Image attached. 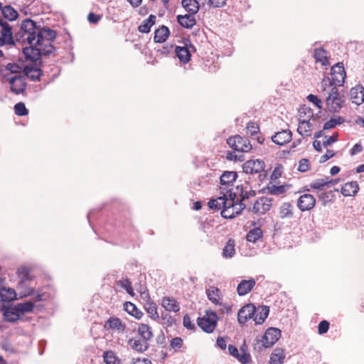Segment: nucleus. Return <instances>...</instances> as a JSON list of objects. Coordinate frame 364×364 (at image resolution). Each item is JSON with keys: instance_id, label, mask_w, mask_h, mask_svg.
Listing matches in <instances>:
<instances>
[{"instance_id": "nucleus-1", "label": "nucleus", "mask_w": 364, "mask_h": 364, "mask_svg": "<svg viewBox=\"0 0 364 364\" xmlns=\"http://www.w3.org/2000/svg\"><path fill=\"white\" fill-rule=\"evenodd\" d=\"M57 37L55 30L38 24L30 18L23 20L20 31L16 33V41L20 43H27L29 46L23 48L22 53L26 60L36 63L43 56H48L55 52L52 44Z\"/></svg>"}, {"instance_id": "nucleus-2", "label": "nucleus", "mask_w": 364, "mask_h": 364, "mask_svg": "<svg viewBox=\"0 0 364 364\" xmlns=\"http://www.w3.org/2000/svg\"><path fill=\"white\" fill-rule=\"evenodd\" d=\"M203 316H199L197 318V325L206 333H213L217 327L219 317L215 311L211 309H207Z\"/></svg>"}, {"instance_id": "nucleus-3", "label": "nucleus", "mask_w": 364, "mask_h": 364, "mask_svg": "<svg viewBox=\"0 0 364 364\" xmlns=\"http://www.w3.org/2000/svg\"><path fill=\"white\" fill-rule=\"evenodd\" d=\"M219 199L222 200L224 205L220 212L221 216L224 218L233 219L246 208L244 203L241 202L237 203V204H228V198L225 194L220 196Z\"/></svg>"}, {"instance_id": "nucleus-4", "label": "nucleus", "mask_w": 364, "mask_h": 364, "mask_svg": "<svg viewBox=\"0 0 364 364\" xmlns=\"http://www.w3.org/2000/svg\"><path fill=\"white\" fill-rule=\"evenodd\" d=\"M281 337V331L274 327L267 328L262 336V345L258 347V351L261 352L263 348H271L278 341Z\"/></svg>"}, {"instance_id": "nucleus-5", "label": "nucleus", "mask_w": 364, "mask_h": 364, "mask_svg": "<svg viewBox=\"0 0 364 364\" xmlns=\"http://www.w3.org/2000/svg\"><path fill=\"white\" fill-rule=\"evenodd\" d=\"M227 143L230 148L237 151L247 152L252 149L250 141L240 135L230 136Z\"/></svg>"}, {"instance_id": "nucleus-6", "label": "nucleus", "mask_w": 364, "mask_h": 364, "mask_svg": "<svg viewBox=\"0 0 364 364\" xmlns=\"http://www.w3.org/2000/svg\"><path fill=\"white\" fill-rule=\"evenodd\" d=\"M4 79L9 81L11 91L16 95L23 93L26 89L27 83L25 76L14 75L9 77L4 75Z\"/></svg>"}, {"instance_id": "nucleus-7", "label": "nucleus", "mask_w": 364, "mask_h": 364, "mask_svg": "<svg viewBox=\"0 0 364 364\" xmlns=\"http://www.w3.org/2000/svg\"><path fill=\"white\" fill-rule=\"evenodd\" d=\"M331 80L333 83L337 84L338 86H342L346 77V73L344 68V65L342 62H338L332 66L331 70Z\"/></svg>"}, {"instance_id": "nucleus-8", "label": "nucleus", "mask_w": 364, "mask_h": 364, "mask_svg": "<svg viewBox=\"0 0 364 364\" xmlns=\"http://www.w3.org/2000/svg\"><path fill=\"white\" fill-rule=\"evenodd\" d=\"M0 26V42L4 46L15 45L16 38L14 37L11 26L4 21Z\"/></svg>"}, {"instance_id": "nucleus-9", "label": "nucleus", "mask_w": 364, "mask_h": 364, "mask_svg": "<svg viewBox=\"0 0 364 364\" xmlns=\"http://www.w3.org/2000/svg\"><path fill=\"white\" fill-rule=\"evenodd\" d=\"M316 202V200L313 195L306 193L298 198L297 207L301 212L309 211L315 207Z\"/></svg>"}, {"instance_id": "nucleus-10", "label": "nucleus", "mask_w": 364, "mask_h": 364, "mask_svg": "<svg viewBox=\"0 0 364 364\" xmlns=\"http://www.w3.org/2000/svg\"><path fill=\"white\" fill-rule=\"evenodd\" d=\"M272 201V198L261 197L253 204L252 211L257 214H264L271 208Z\"/></svg>"}, {"instance_id": "nucleus-11", "label": "nucleus", "mask_w": 364, "mask_h": 364, "mask_svg": "<svg viewBox=\"0 0 364 364\" xmlns=\"http://www.w3.org/2000/svg\"><path fill=\"white\" fill-rule=\"evenodd\" d=\"M264 166L265 164L262 160H248L242 164V169L246 173L254 174L262 171Z\"/></svg>"}, {"instance_id": "nucleus-12", "label": "nucleus", "mask_w": 364, "mask_h": 364, "mask_svg": "<svg viewBox=\"0 0 364 364\" xmlns=\"http://www.w3.org/2000/svg\"><path fill=\"white\" fill-rule=\"evenodd\" d=\"M345 102V96L343 95L339 96L327 97L326 103L328 111L331 113L338 112L343 107Z\"/></svg>"}, {"instance_id": "nucleus-13", "label": "nucleus", "mask_w": 364, "mask_h": 364, "mask_svg": "<svg viewBox=\"0 0 364 364\" xmlns=\"http://www.w3.org/2000/svg\"><path fill=\"white\" fill-rule=\"evenodd\" d=\"M255 314V306L252 304L242 307L237 313V321L240 324H245L249 319L253 318Z\"/></svg>"}, {"instance_id": "nucleus-14", "label": "nucleus", "mask_w": 364, "mask_h": 364, "mask_svg": "<svg viewBox=\"0 0 364 364\" xmlns=\"http://www.w3.org/2000/svg\"><path fill=\"white\" fill-rule=\"evenodd\" d=\"M23 73L26 77L33 82L40 81L41 77L43 75V70L36 64L26 65Z\"/></svg>"}, {"instance_id": "nucleus-15", "label": "nucleus", "mask_w": 364, "mask_h": 364, "mask_svg": "<svg viewBox=\"0 0 364 364\" xmlns=\"http://www.w3.org/2000/svg\"><path fill=\"white\" fill-rule=\"evenodd\" d=\"M292 139V133L289 129L282 130L272 136V141L279 146L289 143Z\"/></svg>"}, {"instance_id": "nucleus-16", "label": "nucleus", "mask_w": 364, "mask_h": 364, "mask_svg": "<svg viewBox=\"0 0 364 364\" xmlns=\"http://www.w3.org/2000/svg\"><path fill=\"white\" fill-rule=\"evenodd\" d=\"M237 173L233 171H225L220 176V183L221 186L229 188L233 186L234 182L237 178Z\"/></svg>"}, {"instance_id": "nucleus-17", "label": "nucleus", "mask_w": 364, "mask_h": 364, "mask_svg": "<svg viewBox=\"0 0 364 364\" xmlns=\"http://www.w3.org/2000/svg\"><path fill=\"white\" fill-rule=\"evenodd\" d=\"M3 311L4 320L9 323H16L20 319V316L18 313L14 311V305H9L8 306H3L1 308Z\"/></svg>"}, {"instance_id": "nucleus-18", "label": "nucleus", "mask_w": 364, "mask_h": 364, "mask_svg": "<svg viewBox=\"0 0 364 364\" xmlns=\"http://www.w3.org/2000/svg\"><path fill=\"white\" fill-rule=\"evenodd\" d=\"M256 282L253 278L242 279L237 285V291L240 296H245L252 291Z\"/></svg>"}, {"instance_id": "nucleus-19", "label": "nucleus", "mask_w": 364, "mask_h": 364, "mask_svg": "<svg viewBox=\"0 0 364 364\" xmlns=\"http://www.w3.org/2000/svg\"><path fill=\"white\" fill-rule=\"evenodd\" d=\"M105 330L117 329L119 332H124L126 329V325L122 323L118 317H110L104 324Z\"/></svg>"}, {"instance_id": "nucleus-20", "label": "nucleus", "mask_w": 364, "mask_h": 364, "mask_svg": "<svg viewBox=\"0 0 364 364\" xmlns=\"http://www.w3.org/2000/svg\"><path fill=\"white\" fill-rule=\"evenodd\" d=\"M350 95L352 102L358 105L364 102V87L361 85H356L350 90Z\"/></svg>"}, {"instance_id": "nucleus-21", "label": "nucleus", "mask_w": 364, "mask_h": 364, "mask_svg": "<svg viewBox=\"0 0 364 364\" xmlns=\"http://www.w3.org/2000/svg\"><path fill=\"white\" fill-rule=\"evenodd\" d=\"M178 24L185 28H192L196 23V20L193 14H186L185 15H178L176 16Z\"/></svg>"}, {"instance_id": "nucleus-22", "label": "nucleus", "mask_w": 364, "mask_h": 364, "mask_svg": "<svg viewBox=\"0 0 364 364\" xmlns=\"http://www.w3.org/2000/svg\"><path fill=\"white\" fill-rule=\"evenodd\" d=\"M359 191V186L356 181L346 183L341 188V193L343 196H355Z\"/></svg>"}, {"instance_id": "nucleus-23", "label": "nucleus", "mask_w": 364, "mask_h": 364, "mask_svg": "<svg viewBox=\"0 0 364 364\" xmlns=\"http://www.w3.org/2000/svg\"><path fill=\"white\" fill-rule=\"evenodd\" d=\"M170 36L169 28L164 25L161 26L154 31V41L155 43H164Z\"/></svg>"}, {"instance_id": "nucleus-24", "label": "nucleus", "mask_w": 364, "mask_h": 364, "mask_svg": "<svg viewBox=\"0 0 364 364\" xmlns=\"http://www.w3.org/2000/svg\"><path fill=\"white\" fill-rule=\"evenodd\" d=\"M130 347L138 353H144L149 348V343L140 338H132L128 341Z\"/></svg>"}, {"instance_id": "nucleus-25", "label": "nucleus", "mask_w": 364, "mask_h": 364, "mask_svg": "<svg viewBox=\"0 0 364 364\" xmlns=\"http://www.w3.org/2000/svg\"><path fill=\"white\" fill-rule=\"evenodd\" d=\"M286 190L287 189L285 185L277 186L273 184L272 182H269L265 188H263L261 191H259V193H267L271 195L279 196L284 193Z\"/></svg>"}, {"instance_id": "nucleus-26", "label": "nucleus", "mask_w": 364, "mask_h": 364, "mask_svg": "<svg viewBox=\"0 0 364 364\" xmlns=\"http://www.w3.org/2000/svg\"><path fill=\"white\" fill-rule=\"evenodd\" d=\"M14 305L15 312L18 313L20 317L26 313L32 312L35 307L34 303L31 301H26Z\"/></svg>"}, {"instance_id": "nucleus-27", "label": "nucleus", "mask_w": 364, "mask_h": 364, "mask_svg": "<svg viewBox=\"0 0 364 364\" xmlns=\"http://www.w3.org/2000/svg\"><path fill=\"white\" fill-rule=\"evenodd\" d=\"M137 332L141 336L140 339L144 342L149 343L154 336L151 327L148 324H139L138 326Z\"/></svg>"}, {"instance_id": "nucleus-28", "label": "nucleus", "mask_w": 364, "mask_h": 364, "mask_svg": "<svg viewBox=\"0 0 364 364\" xmlns=\"http://www.w3.org/2000/svg\"><path fill=\"white\" fill-rule=\"evenodd\" d=\"M269 313V307L268 306H260L258 309L255 308V314L254 321L256 324H262L267 318Z\"/></svg>"}, {"instance_id": "nucleus-29", "label": "nucleus", "mask_w": 364, "mask_h": 364, "mask_svg": "<svg viewBox=\"0 0 364 364\" xmlns=\"http://www.w3.org/2000/svg\"><path fill=\"white\" fill-rule=\"evenodd\" d=\"M161 305L167 311L178 312L180 310L178 302L173 297H164Z\"/></svg>"}, {"instance_id": "nucleus-30", "label": "nucleus", "mask_w": 364, "mask_h": 364, "mask_svg": "<svg viewBox=\"0 0 364 364\" xmlns=\"http://www.w3.org/2000/svg\"><path fill=\"white\" fill-rule=\"evenodd\" d=\"M0 299L4 302H11L17 299V294L13 288H0Z\"/></svg>"}, {"instance_id": "nucleus-31", "label": "nucleus", "mask_w": 364, "mask_h": 364, "mask_svg": "<svg viewBox=\"0 0 364 364\" xmlns=\"http://www.w3.org/2000/svg\"><path fill=\"white\" fill-rule=\"evenodd\" d=\"M175 54L181 63H187L191 60V54L189 53L187 47L176 46L175 47Z\"/></svg>"}, {"instance_id": "nucleus-32", "label": "nucleus", "mask_w": 364, "mask_h": 364, "mask_svg": "<svg viewBox=\"0 0 364 364\" xmlns=\"http://www.w3.org/2000/svg\"><path fill=\"white\" fill-rule=\"evenodd\" d=\"M156 17L154 14H150L149 17L144 20L138 26V31L141 33H148L151 31V28L155 24Z\"/></svg>"}, {"instance_id": "nucleus-33", "label": "nucleus", "mask_w": 364, "mask_h": 364, "mask_svg": "<svg viewBox=\"0 0 364 364\" xmlns=\"http://www.w3.org/2000/svg\"><path fill=\"white\" fill-rule=\"evenodd\" d=\"M284 359V350L282 348H276L270 355L269 364H283Z\"/></svg>"}, {"instance_id": "nucleus-34", "label": "nucleus", "mask_w": 364, "mask_h": 364, "mask_svg": "<svg viewBox=\"0 0 364 364\" xmlns=\"http://www.w3.org/2000/svg\"><path fill=\"white\" fill-rule=\"evenodd\" d=\"M181 5L188 14H196L200 9L199 3L197 0H182Z\"/></svg>"}, {"instance_id": "nucleus-35", "label": "nucleus", "mask_w": 364, "mask_h": 364, "mask_svg": "<svg viewBox=\"0 0 364 364\" xmlns=\"http://www.w3.org/2000/svg\"><path fill=\"white\" fill-rule=\"evenodd\" d=\"M124 310L136 319L141 318L144 315V313L131 301H126L124 304Z\"/></svg>"}, {"instance_id": "nucleus-36", "label": "nucleus", "mask_w": 364, "mask_h": 364, "mask_svg": "<svg viewBox=\"0 0 364 364\" xmlns=\"http://www.w3.org/2000/svg\"><path fill=\"white\" fill-rule=\"evenodd\" d=\"M144 309L149 316L154 321L160 323V317L157 311V306L155 302H145L144 304Z\"/></svg>"}, {"instance_id": "nucleus-37", "label": "nucleus", "mask_w": 364, "mask_h": 364, "mask_svg": "<svg viewBox=\"0 0 364 364\" xmlns=\"http://www.w3.org/2000/svg\"><path fill=\"white\" fill-rule=\"evenodd\" d=\"M313 125L309 120L299 119V127L297 128V132L301 136H310L312 130Z\"/></svg>"}, {"instance_id": "nucleus-38", "label": "nucleus", "mask_w": 364, "mask_h": 364, "mask_svg": "<svg viewBox=\"0 0 364 364\" xmlns=\"http://www.w3.org/2000/svg\"><path fill=\"white\" fill-rule=\"evenodd\" d=\"M326 53V50L323 48H315L314 50V58L316 62L321 63L323 66L328 65L329 60Z\"/></svg>"}, {"instance_id": "nucleus-39", "label": "nucleus", "mask_w": 364, "mask_h": 364, "mask_svg": "<svg viewBox=\"0 0 364 364\" xmlns=\"http://www.w3.org/2000/svg\"><path fill=\"white\" fill-rule=\"evenodd\" d=\"M1 11L4 18L9 21H15L18 17L17 11L10 5L5 6L4 7L2 6Z\"/></svg>"}, {"instance_id": "nucleus-40", "label": "nucleus", "mask_w": 364, "mask_h": 364, "mask_svg": "<svg viewBox=\"0 0 364 364\" xmlns=\"http://www.w3.org/2000/svg\"><path fill=\"white\" fill-rule=\"evenodd\" d=\"M16 273L19 277H21V279L18 284V288L22 287L26 282L32 280V276L30 274V270L26 267L18 268Z\"/></svg>"}, {"instance_id": "nucleus-41", "label": "nucleus", "mask_w": 364, "mask_h": 364, "mask_svg": "<svg viewBox=\"0 0 364 364\" xmlns=\"http://www.w3.org/2000/svg\"><path fill=\"white\" fill-rule=\"evenodd\" d=\"M338 188H334L333 191L328 192H323L318 194V200L321 202L323 206H326L328 203H333L335 198L334 192H338Z\"/></svg>"}, {"instance_id": "nucleus-42", "label": "nucleus", "mask_w": 364, "mask_h": 364, "mask_svg": "<svg viewBox=\"0 0 364 364\" xmlns=\"http://www.w3.org/2000/svg\"><path fill=\"white\" fill-rule=\"evenodd\" d=\"M293 205L290 203H284L279 208V216L282 219L291 218L294 215Z\"/></svg>"}, {"instance_id": "nucleus-43", "label": "nucleus", "mask_w": 364, "mask_h": 364, "mask_svg": "<svg viewBox=\"0 0 364 364\" xmlns=\"http://www.w3.org/2000/svg\"><path fill=\"white\" fill-rule=\"evenodd\" d=\"M220 190V193L223 195L225 194L227 196L228 204H237V203H239V200L237 199V196H239L238 191L237 193L233 192L232 188L229 189V188H225L223 187H221Z\"/></svg>"}, {"instance_id": "nucleus-44", "label": "nucleus", "mask_w": 364, "mask_h": 364, "mask_svg": "<svg viewBox=\"0 0 364 364\" xmlns=\"http://www.w3.org/2000/svg\"><path fill=\"white\" fill-rule=\"evenodd\" d=\"M247 186H249V182L246 181L245 184L237 185L236 186V190L238 191V195L240 197L239 202L243 203L245 200L250 198L248 195Z\"/></svg>"}, {"instance_id": "nucleus-45", "label": "nucleus", "mask_w": 364, "mask_h": 364, "mask_svg": "<svg viewBox=\"0 0 364 364\" xmlns=\"http://www.w3.org/2000/svg\"><path fill=\"white\" fill-rule=\"evenodd\" d=\"M346 121L345 118L341 116H337L336 117H331L328 121L324 123L323 129H331L336 127L338 125H340L344 123Z\"/></svg>"}, {"instance_id": "nucleus-46", "label": "nucleus", "mask_w": 364, "mask_h": 364, "mask_svg": "<svg viewBox=\"0 0 364 364\" xmlns=\"http://www.w3.org/2000/svg\"><path fill=\"white\" fill-rule=\"evenodd\" d=\"M263 235L262 230L260 228H255L250 230L246 236V239L248 242H255Z\"/></svg>"}, {"instance_id": "nucleus-47", "label": "nucleus", "mask_w": 364, "mask_h": 364, "mask_svg": "<svg viewBox=\"0 0 364 364\" xmlns=\"http://www.w3.org/2000/svg\"><path fill=\"white\" fill-rule=\"evenodd\" d=\"M103 358L106 364H121V360L112 350L104 352Z\"/></svg>"}, {"instance_id": "nucleus-48", "label": "nucleus", "mask_w": 364, "mask_h": 364, "mask_svg": "<svg viewBox=\"0 0 364 364\" xmlns=\"http://www.w3.org/2000/svg\"><path fill=\"white\" fill-rule=\"evenodd\" d=\"M220 289L218 287H211L210 289L206 290L208 299L215 304L222 305L216 296H219Z\"/></svg>"}, {"instance_id": "nucleus-49", "label": "nucleus", "mask_w": 364, "mask_h": 364, "mask_svg": "<svg viewBox=\"0 0 364 364\" xmlns=\"http://www.w3.org/2000/svg\"><path fill=\"white\" fill-rule=\"evenodd\" d=\"M14 112L17 116L23 117L28 114V109L26 108L25 104L19 102L14 105Z\"/></svg>"}, {"instance_id": "nucleus-50", "label": "nucleus", "mask_w": 364, "mask_h": 364, "mask_svg": "<svg viewBox=\"0 0 364 364\" xmlns=\"http://www.w3.org/2000/svg\"><path fill=\"white\" fill-rule=\"evenodd\" d=\"M326 187L327 188V183H326V178L316 179L310 183V188L312 189L323 191L325 189Z\"/></svg>"}, {"instance_id": "nucleus-51", "label": "nucleus", "mask_w": 364, "mask_h": 364, "mask_svg": "<svg viewBox=\"0 0 364 364\" xmlns=\"http://www.w3.org/2000/svg\"><path fill=\"white\" fill-rule=\"evenodd\" d=\"M159 317L160 320L164 321V323L166 325V327H170L176 322V319L167 312L163 311Z\"/></svg>"}, {"instance_id": "nucleus-52", "label": "nucleus", "mask_w": 364, "mask_h": 364, "mask_svg": "<svg viewBox=\"0 0 364 364\" xmlns=\"http://www.w3.org/2000/svg\"><path fill=\"white\" fill-rule=\"evenodd\" d=\"M220 196L218 197L215 199H210L208 203V205L210 209L211 210H220L223 208V203H222V200L219 199Z\"/></svg>"}, {"instance_id": "nucleus-53", "label": "nucleus", "mask_w": 364, "mask_h": 364, "mask_svg": "<svg viewBox=\"0 0 364 364\" xmlns=\"http://www.w3.org/2000/svg\"><path fill=\"white\" fill-rule=\"evenodd\" d=\"M338 136L339 134L338 132H334L331 136H325L326 140L323 142V146L324 147L331 146L333 143L338 140Z\"/></svg>"}, {"instance_id": "nucleus-54", "label": "nucleus", "mask_w": 364, "mask_h": 364, "mask_svg": "<svg viewBox=\"0 0 364 364\" xmlns=\"http://www.w3.org/2000/svg\"><path fill=\"white\" fill-rule=\"evenodd\" d=\"M306 99L309 102L314 104L317 108H318L320 109H322L323 103H322L321 99H319L317 95H315L313 94H309L307 96Z\"/></svg>"}, {"instance_id": "nucleus-55", "label": "nucleus", "mask_w": 364, "mask_h": 364, "mask_svg": "<svg viewBox=\"0 0 364 364\" xmlns=\"http://www.w3.org/2000/svg\"><path fill=\"white\" fill-rule=\"evenodd\" d=\"M247 133L251 136H254L258 134L259 132V127L256 122H250L247 125Z\"/></svg>"}, {"instance_id": "nucleus-56", "label": "nucleus", "mask_w": 364, "mask_h": 364, "mask_svg": "<svg viewBox=\"0 0 364 364\" xmlns=\"http://www.w3.org/2000/svg\"><path fill=\"white\" fill-rule=\"evenodd\" d=\"M310 168V161L307 159H301L299 161L298 171L300 172H306Z\"/></svg>"}, {"instance_id": "nucleus-57", "label": "nucleus", "mask_w": 364, "mask_h": 364, "mask_svg": "<svg viewBox=\"0 0 364 364\" xmlns=\"http://www.w3.org/2000/svg\"><path fill=\"white\" fill-rule=\"evenodd\" d=\"M330 323L326 320H323L320 321V323L318 325V333L320 335H323L328 332L329 329Z\"/></svg>"}, {"instance_id": "nucleus-58", "label": "nucleus", "mask_w": 364, "mask_h": 364, "mask_svg": "<svg viewBox=\"0 0 364 364\" xmlns=\"http://www.w3.org/2000/svg\"><path fill=\"white\" fill-rule=\"evenodd\" d=\"M183 326L185 328H186L188 330H192L196 331V327L195 324L191 321V317L188 314H185L183 316Z\"/></svg>"}, {"instance_id": "nucleus-59", "label": "nucleus", "mask_w": 364, "mask_h": 364, "mask_svg": "<svg viewBox=\"0 0 364 364\" xmlns=\"http://www.w3.org/2000/svg\"><path fill=\"white\" fill-rule=\"evenodd\" d=\"M300 117H304L307 114H309V119L314 117V112L313 109L306 105H301L299 109Z\"/></svg>"}, {"instance_id": "nucleus-60", "label": "nucleus", "mask_w": 364, "mask_h": 364, "mask_svg": "<svg viewBox=\"0 0 364 364\" xmlns=\"http://www.w3.org/2000/svg\"><path fill=\"white\" fill-rule=\"evenodd\" d=\"M6 70H9L12 74H17L21 72V68L16 63H9L6 65Z\"/></svg>"}, {"instance_id": "nucleus-61", "label": "nucleus", "mask_w": 364, "mask_h": 364, "mask_svg": "<svg viewBox=\"0 0 364 364\" xmlns=\"http://www.w3.org/2000/svg\"><path fill=\"white\" fill-rule=\"evenodd\" d=\"M117 284L124 289L127 290L128 289H131L132 282L129 279L127 278L124 279H120L117 282Z\"/></svg>"}, {"instance_id": "nucleus-62", "label": "nucleus", "mask_w": 364, "mask_h": 364, "mask_svg": "<svg viewBox=\"0 0 364 364\" xmlns=\"http://www.w3.org/2000/svg\"><path fill=\"white\" fill-rule=\"evenodd\" d=\"M170 346L175 349L181 348L183 346V339L180 337H175L171 341Z\"/></svg>"}, {"instance_id": "nucleus-63", "label": "nucleus", "mask_w": 364, "mask_h": 364, "mask_svg": "<svg viewBox=\"0 0 364 364\" xmlns=\"http://www.w3.org/2000/svg\"><path fill=\"white\" fill-rule=\"evenodd\" d=\"M335 155H336V153L334 152V151L331 150V149H327L326 154L320 157L319 162L321 164L324 163L326 161H328V159L333 157Z\"/></svg>"}, {"instance_id": "nucleus-64", "label": "nucleus", "mask_w": 364, "mask_h": 364, "mask_svg": "<svg viewBox=\"0 0 364 364\" xmlns=\"http://www.w3.org/2000/svg\"><path fill=\"white\" fill-rule=\"evenodd\" d=\"M237 359L242 364H247L251 361V355L249 353H245L242 354H239L238 358Z\"/></svg>"}]
</instances>
